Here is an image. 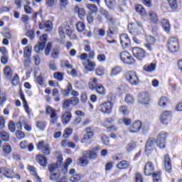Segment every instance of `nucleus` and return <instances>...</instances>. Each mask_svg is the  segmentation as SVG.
Wrapping results in <instances>:
<instances>
[{
  "instance_id": "1",
  "label": "nucleus",
  "mask_w": 182,
  "mask_h": 182,
  "mask_svg": "<svg viewBox=\"0 0 182 182\" xmlns=\"http://www.w3.org/2000/svg\"><path fill=\"white\" fill-rule=\"evenodd\" d=\"M168 49L172 53H176L179 49L178 38L177 37H171L168 41Z\"/></svg>"
},
{
  "instance_id": "2",
  "label": "nucleus",
  "mask_w": 182,
  "mask_h": 182,
  "mask_svg": "<svg viewBox=\"0 0 182 182\" xmlns=\"http://www.w3.org/2000/svg\"><path fill=\"white\" fill-rule=\"evenodd\" d=\"M46 114L50 116V122L51 124H55L58 122V114L56 113V109L52 108L50 106H47L46 108Z\"/></svg>"
},
{
  "instance_id": "3",
  "label": "nucleus",
  "mask_w": 182,
  "mask_h": 182,
  "mask_svg": "<svg viewBox=\"0 0 182 182\" xmlns=\"http://www.w3.org/2000/svg\"><path fill=\"white\" fill-rule=\"evenodd\" d=\"M168 137V133L161 132L157 136L156 139V146L159 147V149H164L166 147V140Z\"/></svg>"
},
{
  "instance_id": "4",
  "label": "nucleus",
  "mask_w": 182,
  "mask_h": 182,
  "mask_svg": "<svg viewBox=\"0 0 182 182\" xmlns=\"http://www.w3.org/2000/svg\"><path fill=\"white\" fill-rule=\"evenodd\" d=\"M127 80H128L129 83L132 86H137L139 83V77L134 71H128L125 75Z\"/></svg>"
},
{
  "instance_id": "5",
  "label": "nucleus",
  "mask_w": 182,
  "mask_h": 182,
  "mask_svg": "<svg viewBox=\"0 0 182 182\" xmlns=\"http://www.w3.org/2000/svg\"><path fill=\"white\" fill-rule=\"evenodd\" d=\"M120 59L124 63H127L128 65H134L136 63V60L134 58L132 57V55L129 53L127 51H123L120 53Z\"/></svg>"
},
{
  "instance_id": "6",
  "label": "nucleus",
  "mask_w": 182,
  "mask_h": 182,
  "mask_svg": "<svg viewBox=\"0 0 182 182\" xmlns=\"http://www.w3.org/2000/svg\"><path fill=\"white\" fill-rule=\"evenodd\" d=\"M37 149L38 150H41L44 156H49V154H50V151L52 150L49 144L45 143V141H39L37 144Z\"/></svg>"
},
{
  "instance_id": "7",
  "label": "nucleus",
  "mask_w": 182,
  "mask_h": 182,
  "mask_svg": "<svg viewBox=\"0 0 182 182\" xmlns=\"http://www.w3.org/2000/svg\"><path fill=\"white\" fill-rule=\"evenodd\" d=\"M95 136V129L93 127H88L85 128V134L83 138L81 139L82 143H87L90 139Z\"/></svg>"
},
{
  "instance_id": "8",
  "label": "nucleus",
  "mask_w": 182,
  "mask_h": 182,
  "mask_svg": "<svg viewBox=\"0 0 182 182\" xmlns=\"http://www.w3.org/2000/svg\"><path fill=\"white\" fill-rule=\"evenodd\" d=\"M173 117V112L171 111H164L161 114V122L162 124L167 126L171 122Z\"/></svg>"
},
{
  "instance_id": "9",
  "label": "nucleus",
  "mask_w": 182,
  "mask_h": 182,
  "mask_svg": "<svg viewBox=\"0 0 182 182\" xmlns=\"http://www.w3.org/2000/svg\"><path fill=\"white\" fill-rule=\"evenodd\" d=\"M133 55L136 58V59H139V60H143L144 58H146V51L139 47H134L132 49Z\"/></svg>"
},
{
  "instance_id": "10",
  "label": "nucleus",
  "mask_w": 182,
  "mask_h": 182,
  "mask_svg": "<svg viewBox=\"0 0 182 182\" xmlns=\"http://www.w3.org/2000/svg\"><path fill=\"white\" fill-rule=\"evenodd\" d=\"M100 110L102 113L110 114L113 110V104L112 102H105L100 105Z\"/></svg>"
},
{
  "instance_id": "11",
  "label": "nucleus",
  "mask_w": 182,
  "mask_h": 182,
  "mask_svg": "<svg viewBox=\"0 0 182 182\" xmlns=\"http://www.w3.org/2000/svg\"><path fill=\"white\" fill-rule=\"evenodd\" d=\"M146 16L149 22H151V23H154V25H157L160 21V19H159V14L156 11L153 10H149Z\"/></svg>"
},
{
  "instance_id": "12",
  "label": "nucleus",
  "mask_w": 182,
  "mask_h": 182,
  "mask_svg": "<svg viewBox=\"0 0 182 182\" xmlns=\"http://www.w3.org/2000/svg\"><path fill=\"white\" fill-rule=\"evenodd\" d=\"M141 127H143V123L141 122V121H135L129 127V132L133 134L139 133L140 130H141Z\"/></svg>"
},
{
  "instance_id": "13",
  "label": "nucleus",
  "mask_w": 182,
  "mask_h": 182,
  "mask_svg": "<svg viewBox=\"0 0 182 182\" xmlns=\"http://www.w3.org/2000/svg\"><path fill=\"white\" fill-rule=\"evenodd\" d=\"M138 102L140 105H149L150 103V96L149 93L143 92L138 96Z\"/></svg>"
},
{
  "instance_id": "14",
  "label": "nucleus",
  "mask_w": 182,
  "mask_h": 182,
  "mask_svg": "<svg viewBox=\"0 0 182 182\" xmlns=\"http://www.w3.org/2000/svg\"><path fill=\"white\" fill-rule=\"evenodd\" d=\"M146 43L145 44V46L146 49L149 52H153V50H154V43L156 42L154 38L151 36H147L146 37Z\"/></svg>"
},
{
  "instance_id": "15",
  "label": "nucleus",
  "mask_w": 182,
  "mask_h": 182,
  "mask_svg": "<svg viewBox=\"0 0 182 182\" xmlns=\"http://www.w3.org/2000/svg\"><path fill=\"white\" fill-rule=\"evenodd\" d=\"M39 28L45 30L46 32H50L53 29V24L51 21L39 22Z\"/></svg>"
},
{
  "instance_id": "16",
  "label": "nucleus",
  "mask_w": 182,
  "mask_h": 182,
  "mask_svg": "<svg viewBox=\"0 0 182 182\" xmlns=\"http://www.w3.org/2000/svg\"><path fill=\"white\" fill-rule=\"evenodd\" d=\"M128 29L132 35H140L143 31L142 28H139L134 23H131L128 25Z\"/></svg>"
},
{
  "instance_id": "17",
  "label": "nucleus",
  "mask_w": 182,
  "mask_h": 182,
  "mask_svg": "<svg viewBox=\"0 0 182 182\" xmlns=\"http://www.w3.org/2000/svg\"><path fill=\"white\" fill-rule=\"evenodd\" d=\"M62 161H63V159L59 156L57 163L48 165V170L50 173H53V171H58V170L60 168V166H62Z\"/></svg>"
},
{
  "instance_id": "18",
  "label": "nucleus",
  "mask_w": 182,
  "mask_h": 182,
  "mask_svg": "<svg viewBox=\"0 0 182 182\" xmlns=\"http://www.w3.org/2000/svg\"><path fill=\"white\" fill-rule=\"evenodd\" d=\"M144 173L146 176H151L154 174V165L153 164V162L149 161L146 164Z\"/></svg>"
},
{
  "instance_id": "19",
  "label": "nucleus",
  "mask_w": 182,
  "mask_h": 182,
  "mask_svg": "<svg viewBox=\"0 0 182 182\" xmlns=\"http://www.w3.org/2000/svg\"><path fill=\"white\" fill-rule=\"evenodd\" d=\"M154 143H156V139L154 138H150L146 142L145 146V151L147 154H150L153 149H154Z\"/></svg>"
},
{
  "instance_id": "20",
  "label": "nucleus",
  "mask_w": 182,
  "mask_h": 182,
  "mask_svg": "<svg viewBox=\"0 0 182 182\" xmlns=\"http://www.w3.org/2000/svg\"><path fill=\"white\" fill-rule=\"evenodd\" d=\"M82 65L85 66V73H88V72H93L96 68V63L92 62L90 60H87V64L84 63Z\"/></svg>"
},
{
  "instance_id": "21",
  "label": "nucleus",
  "mask_w": 182,
  "mask_h": 182,
  "mask_svg": "<svg viewBox=\"0 0 182 182\" xmlns=\"http://www.w3.org/2000/svg\"><path fill=\"white\" fill-rule=\"evenodd\" d=\"M122 46L123 48H129L130 46V38L127 34H122L119 37Z\"/></svg>"
},
{
  "instance_id": "22",
  "label": "nucleus",
  "mask_w": 182,
  "mask_h": 182,
  "mask_svg": "<svg viewBox=\"0 0 182 182\" xmlns=\"http://www.w3.org/2000/svg\"><path fill=\"white\" fill-rule=\"evenodd\" d=\"M36 161L43 167H46V166H48V159L42 154H38L36 156Z\"/></svg>"
},
{
  "instance_id": "23",
  "label": "nucleus",
  "mask_w": 182,
  "mask_h": 182,
  "mask_svg": "<svg viewBox=\"0 0 182 182\" xmlns=\"http://www.w3.org/2000/svg\"><path fill=\"white\" fill-rule=\"evenodd\" d=\"M164 167L166 171H171V159L168 154H166L164 158Z\"/></svg>"
},
{
  "instance_id": "24",
  "label": "nucleus",
  "mask_w": 182,
  "mask_h": 182,
  "mask_svg": "<svg viewBox=\"0 0 182 182\" xmlns=\"http://www.w3.org/2000/svg\"><path fill=\"white\" fill-rule=\"evenodd\" d=\"M77 164L82 166V167L89 164V160H87V156H86V153L83 152L82 156L77 159Z\"/></svg>"
},
{
  "instance_id": "25",
  "label": "nucleus",
  "mask_w": 182,
  "mask_h": 182,
  "mask_svg": "<svg viewBox=\"0 0 182 182\" xmlns=\"http://www.w3.org/2000/svg\"><path fill=\"white\" fill-rule=\"evenodd\" d=\"M161 25L165 32H170L171 26H170V21L166 18L161 19Z\"/></svg>"
},
{
  "instance_id": "26",
  "label": "nucleus",
  "mask_w": 182,
  "mask_h": 182,
  "mask_svg": "<svg viewBox=\"0 0 182 182\" xmlns=\"http://www.w3.org/2000/svg\"><path fill=\"white\" fill-rule=\"evenodd\" d=\"M129 167H130V162L125 160L121 161L117 164V168L119 170H126V168H129Z\"/></svg>"
},
{
  "instance_id": "27",
  "label": "nucleus",
  "mask_w": 182,
  "mask_h": 182,
  "mask_svg": "<svg viewBox=\"0 0 182 182\" xmlns=\"http://www.w3.org/2000/svg\"><path fill=\"white\" fill-rule=\"evenodd\" d=\"M72 90H73V87L70 82H68L66 86V89L62 90L61 93L63 96H66L68 97L72 92Z\"/></svg>"
},
{
  "instance_id": "28",
  "label": "nucleus",
  "mask_w": 182,
  "mask_h": 182,
  "mask_svg": "<svg viewBox=\"0 0 182 182\" xmlns=\"http://www.w3.org/2000/svg\"><path fill=\"white\" fill-rule=\"evenodd\" d=\"M4 73L6 76V79L11 80V77H12L14 72L12 71V68H11V66L7 65L4 69Z\"/></svg>"
},
{
  "instance_id": "29",
  "label": "nucleus",
  "mask_w": 182,
  "mask_h": 182,
  "mask_svg": "<svg viewBox=\"0 0 182 182\" xmlns=\"http://www.w3.org/2000/svg\"><path fill=\"white\" fill-rule=\"evenodd\" d=\"M70 119H72V114H70V112H65L61 117L62 122L64 124H68V123H69V122H70Z\"/></svg>"
},
{
  "instance_id": "30",
  "label": "nucleus",
  "mask_w": 182,
  "mask_h": 182,
  "mask_svg": "<svg viewBox=\"0 0 182 182\" xmlns=\"http://www.w3.org/2000/svg\"><path fill=\"white\" fill-rule=\"evenodd\" d=\"M2 151L4 154L9 155L12 153V146L9 143L4 144L2 146Z\"/></svg>"
},
{
  "instance_id": "31",
  "label": "nucleus",
  "mask_w": 182,
  "mask_h": 182,
  "mask_svg": "<svg viewBox=\"0 0 182 182\" xmlns=\"http://www.w3.org/2000/svg\"><path fill=\"white\" fill-rule=\"evenodd\" d=\"M99 84H97V79L96 77H92V78L90 79L88 86H89V89H90V90H95V89H96V87Z\"/></svg>"
},
{
  "instance_id": "32",
  "label": "nucleus",
  "mask_w": 182,
  "mask_h": 182,
  "mask_svg": "<svg viewBox=\"0 0 182 182\" xmlns=\"http://www.w3.org/2000/svg\"><path fill=\"white\" fill-rule=\"evenodd\" d=\"M95 90H96L97 93H98L99 95H102V96H105V95H106V90L102 84H98L95 87Z\"/></svg>"
},
{
  "instance_id": "33",
  "label": "nucleus",
  "mask_w": 182,
  "mask_h": 182,
  "mask_svg": "<svg viewBox=\"0 0 182 182\" xmlns=\"http://www.w3.org/2000/svg\"><path fill=\"white\" fill-rule=\"evenodd\" d=\"M135 10L141 16H146V9H144V7H143L141 5H136Z\"/></svg>"
},
{
  "instance_id": "34",
  "label": "nucleus",
  "mask_w": 182,
  "mask_h": 182,
  "mask_svg": "<svg viewBox=\"0 0 182 182\" xmlns=\"http://www.w3.org/2000/svg\"><path fill=\"white\" fill-rule=\"evenodd\" d=\"M122 67L115 66L112 68L110 75L111 76H117V75H120V73H122Z\"/></svg>"
},
{
  "instance_id": "35",
  "label": "nucleus",
  "mask_w": 182,
  "mask_h": 182,
  "mask_svg": "<svg viewBox=\"0 0 182 182\" xmlns=\"http://www.w3.org/2000/svg\"><path fill=\"white\" fill-rule=\"evenodd\" d=\"M3 176H5L7 178H14V170H11L6 168L3 169Z\"/></svg>"
},
{
  "instance_id": "36",
  "label": "nucleus",
  "mask_w": 182,
  "mask_h": 182,
  "mask_svg": "<svg viewBox=\"0 0 182 182\" xmlns=\"http://www.w3.org/2000/svg\"><path fill=\"white\" fill-rule=\"evenodd\" d=\"M156 70V63H151V64H147L144 66V70L146 72H153V70Z\"/></svg>"
},
{
  "instance_id": "37",
  "label": "nucleus",
  "mask_w": 182,
  "mask_h": 182,
  "mask_svg": "<svg viewBox=\"0 0 182 182\" xmlns=\"http://www.w3.org/2000/svg\"><path fill=\"white\" fill-rule=\"evenodd\" d=\"M84 153H85V156H88L90 160H95V159L97 158V154L95 151H85Z\"/></svg>"
},
{
  "instance_id": "38",
  "label": "nucleus",
  "mask_w": 182,
  "mask_h": 182,
  "mask_svg": "<svg viewBox=\"0 0 182 182\" xmlns=\"http://www.w3.org/2000/svg\"><path fill=\"white\" fill-rule=\"evenodd\" d=\"M137 147V144L134 141H130L126 146V150L128 152L133 151Z\"/></svg>"
},
{
  "instance_id": "39",
  "label": "nucleus",
  "mask_w": 182,
  "mask_h": 182,
  "mask_svg": "<svg viewBox=\"0 0 182 182\" xmlns=\"http://www.w3.org/2000/svg\"><path fill=\"white\" fill-rule=\"evenodd\" d=\"M154 182H161V171L152 173Z\"/></svg>"
},
{
  "instance_id": "40",
  "label": "nucleus",
  "mask_w": 182,
  "mask_h": 182,
  "mask_svg": "<svg viewBox=\"0 0 182 182\" xmlns=\"http://www.w3.org/2000/svg\"><path fill=\"white\" fill-rule=\"evenodd\" d=\"M86 9L90 11V14H96L97 12V6L95 4H86Z\"/></svg>"
},
{
  "instance_id": "41",
  "label": "nucleus",
  "mask_w": 182,
  "mask_h": 182,
  "mask_svg": "<svg viewBox=\"0 0 182 182\" xmlns=\"http://www.w3.org/2000/svg\"><path fill=\"white\" fill-rule=\"evenodd\" d=\"M0 136L3 141H9V134L6 131H1L0 132Z\"/></svg>"
},
{
  "instance_id": "42",
  "label": "nucleus",
  "mask_w": 182,
  "mask_h": 182,
  "mask_svg": "<svg viewBox=\"0 0 182 182\" xmlns=\"http://www.w3.org/2000/svg\"><path fill=\"white\" fill-rule=\"evenodd\" d=\"M66 32V26H61L58 28V33L61 38V39H65V33Z\"/></svg>"
},
{
  "instance_id": "43",
  "label": "nucleus",
  "mask_w": 182,
  "mask_h": 182,
  "mask_svg": "<svg viewBox=\"0 0 182 182\" xmlns=\"http://www.w3.org/2000/svg\"><path fill=\"white\" fill-rule=\"evenodd\" d=\"M70 164H72V159L68 158L66 159L65 165L63 168L64 174H66V173H68V168L69 167V166H70Z\"/></svg>"
},
{
  "instance_id": "44",
  "label": "nucleus",
  "mask_w": 182,
  "mask_h": 182,
  "mask_svg": "<svg viewBox=\"0 0 182 182\" xmlns=\"http://www.w3.org/2000/svg\"><path fill=\"white\" fill-rule=\"evenodd\" d=\"M170 8L172 11H176L178 8V4H177V0H168Z\"/></svg>"
},
{
  "instance_id": "45",
  "label": "nucleus",
  "mask_w": 182,
  "mask_h": 182,
  "mask_svg": "<svg viewBox=\"0 0 182 182\" xmlns=\"http://www.w3.org/2000/svg\"><path fill=\"white\" fill-rule=\"evenodd\" d=\"M125 102L127 105H133L135 102L134 97L130 95V94L127 95L125 97Z\"/></svg>"
},
{
  "instance_id": "46",
  "label": "nucleus",
  "mask_w": 182,
  "mask_h": 182,
  "mask_svg": "<svg viewBox=\"0 0 182 182\" xmlns=\"http://www.w3.org/2000/svg\"><path fill=\"white\" fill-rule=\"evenodd\" d=\"M32 55V47L26 46L23 51L24 58H30Z\"/></svg>"
},
{
  "instance_id": "47",
  "label": "nucleus",
  "mask_w": 182,
  "mask_h": 182,
  "mask_svg": "<svg viewBox=\"0 0 182 182\" xmlns=\"http://www.w3.org/2000/svg\"><path fill=\"white\" fill-rule=\"evenodd\" d=\"M168 103V99L166 97H162L160 98L159 105L161 107H164Z\"/></svg>"
},
{
  "instance_id": "48",
  "label": "nucleus",
  "mask_w": 182,
  "mask_h": 182,
  "mask_svg": "<svg viewBox=\"0 0 182 182\" xmlns=\"http://www.w3.org/2000/svg\"><path fill=\"white\" fill-rule=\"evenodd\" d=\"M58 3V0H46V6L47 8H53Z\"/></svg>"
},
{
  "instance_id": "49",
  "label": "nucleus",
  "mask_w": 182,
  "mask_h": 182,
  "mask_svg": "<svg viewBox=\"0 0 182 182\" xmlns=\"http://www.w3.org/2000/svg\"><path fill=\"white\" fill-rule=\"evenodd\" d=\"M44 48H45V44L39 42L38 45H36L34 47V50L35 52H36V53H39L41 50H43Z\"/></svg>"
},
{
  "instance_id": "50",
  "label": "nucleus",
  "mask_w": 182,
  "mask_h": 182,
  "mask_svg": "<svg viewBox=\"0 0 182 182\" xmlns=\"http://www.w3.org/2000/svg\"><path fill=\"white\" fill-rule=\"evenodd\" d=\"M70 100V103L71 104V106H77L79 105V98L77 97H73L68 99Z\"/></svg>"
},
{
  "instance_id": "51",
  "label": "nucleus",
  "mask_w": 182,
  "mask_h": 182,
  "mask_svg": "<svg viewBox=\"0 0 182 182\" xmlns=\"http://www.w3.org/2000/svg\"><path fill=\"white\" fill-rule=\"evenodd\" d=\"M72 133H73V129H72L71 128H67L64 131L63 136L64 137V139H68V137H70V136L72 135Z\"/></svg>"
},
{
  "instance_id": "52",
  "label": "nucleus",
  "mask_w": 182,
  "mask_h": 182,
  "mask_svg": "<svg viewBox=\"0 0 182 182\" xmlns=\"http://www.w3.org/2000/svg\"><path fill=\"white\" fill-rule=\"evenodd\" d=\"M36 127L39 129V130H44L45 127H46V122L43 121H38L36 122Z\"/></svg>"
},
{
  "instance_id": "53",
  "label": "nucleus",
  "mask_w": 182,
  "mask_h": 182,
  "mask_svg": "<svg viewBox=\"0 0 182 182\" xmlns=\"http://www.w3.org/2000/svg\"><path fill=\"white\" fill-rule=\"evenodd\" d=\"M105 68L102 66L98 67L95 70V73L97 76H103V75H105Z\"/></svg>"
},
{
  "instance_id": "54",
  "label": "nucleus",
  "mask_w": 182,
  "mask_h": 182,
  "mask_svg": "<svg viewBox=\"0 0 182 182\" xmlns=\"http://www.w3.org/2000/svg\"><path fill=\"white\" fill-rule=\"evenodd\" d=\"M60 178V174L56 173H51L49 177L50 181H56L57 180H59Z\"/></svg>"
},
{
  "instance_id": "55",
  "label": "nucleus",
  "mask_w": 182,
  "mask_h": 182,
  "mask_svg": "<svg viewBox=\"0 0 182 182\" xmlns=\"http://www.w3.org/2000/svg\"><path fill=\"white\" fill-rule=\"evenodd\" d=\"M72 105L70 104V101L69 99H66L63 102V109L65 110H69V107H70Z\"/></svg>"
},
{
  "instance_id": "56",
  "label": "nucleus",
  "mask_w": 182,
  "mask_h": 182,
  "mask_svg": "<svg viewBox=\"0 0 182 182\" xmlns=\"http://www.w3.org/2000/svg\"><path fill=\"white\" fill-rule=\"evenodd\" d=\"M28 21H29V16L28 15H24L21 17V21H23L24 23H26V28L30 29L31 26L28 25Z\"/></svg>"
},
{
  "instance_id": "57",
  "label": "nucleus",
  "mask_w": 182,
  "mask_h": 182,
  "mask_svg": "<svg viewBox=\"0 0 182 182\" xmlns=\"http://www.w3.org/2000/svg\"><path fill=\"white\" fill-rule=\"evenodd\" d=\"M85 28H86V26L83 22H78L77 23V31L78 32H82L83 31H85Z\"/></svg>"
},
{
  "instance_id": "58",
  "label": "nucleus",
  "mask_w": 182,
  "mask_h": 182,
  "mask_svg": "<svg viewBox=\"0 0 182 182\" xmlns=\"http://www.w3.org/2000/svg\"><path fill=\"white\" fill-rule=\"evenodd\" d=\"M9 129L11 133H15L16 130V126H15V122L14 121H11L9 124Z\"/></svg>"
},
{
  "instance_id": "59",
  "label": "nucleus",
  "mask_w": 182,
  "mask_h": 182,
  "mask_svg": "<svg viewBox=\"0 0 182 182\" xmlns=\"http://www.w3.org/2000/svg\"><path fill=\"white\" fill-rule=\"evenodd\" d=\"M80 174H75L70 178L71 182H78L80 181Z\"/></svg>"
},
{
  "instance_id": "60",
  "label": "nucleus",
  "mask_w": 182,
  "mask_h": 182,
  "mask_svg": "<svg viewBox=\"0 0 182 182\" xmlns=\"http://www.w3.org/2000/svg\"><path fill=\"white\" fill-rule=\"evenodd\" d=\"M101 15L105 16L107 21H112V16L106 10H101Z\"/></svg>"
},
{
  "instance_id": "61",
  "label": "nucleus",
  "mask_w": 182,
  "mask_h": 182,
  "mask_svg": "<svg viewBox=\"0 0 182 182\" xmlns=\"http://www.w3.org/2000/svg\"><path fill=\"white\" fill-rule=\"evenodd\" d=\"M11 83L13 86H18V85H19V77L18 75H14Z\"/></svg>"
},
{
  "instance_id": "62",
  "label": "nucleus",
  "mask_w": 182,
  "mask_h": 182,
  "mask_svg": "<svg viewBox=\"0 0 182 182\" xmlns=\"http://www.w3.org/2000/svg\"><path fill=\"white\" fill-rule=\"evenodd\" d=\"M54 77L57 80H59L60 82H61V80H63V74H62V73H55Z\"/></svg>"
},
{
  "instance_id": "63",
  "label": "nucleus",
  "mask_w": 182,
  "mask_h": 182,
  "mask_svg": "<svg viewBox=\"0 0 182 182\" xmlns=\"http://www.w3.org/2000/svg\"><path fill=\"white\" fill-rule=\"evenodd\" d=\"M119 112L120 113H122V114H129V109L126 106H121L119 107Z\"/></svg>"
},
{
  "instance_id": "64",
  "label": "nucleus",
  "mask_w": 182,
  "mask_h": 182,
  "mask_svg": "<svg viewBox=\"0 0 182 182\" xmlns=\"http://www.w3.org/2000/svg\"><path fill=\"white\" fill-rule=\"evenodd\" d=\"M135 182H143V176H141V173H136L135 174Z\"/></svg>"
}]
</instances>
